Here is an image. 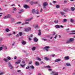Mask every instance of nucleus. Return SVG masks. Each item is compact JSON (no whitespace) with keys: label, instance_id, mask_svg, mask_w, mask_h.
<instances>
[{"label":"nucleus","instance_id":"5fc2aeb1","mask_svg":"<svg viewBox=\"0 0 75 75\" xmlns=\"http://www.w3.org/2000/svg\"><path fill=\"white\" fill-rule=\"evenodd\" d=\"M57 35H56L55 37H54V39H56L57 38Z\"/></svg>","mask_w":75,"mask_h":75},{"label":"nucleus","instance_id":"5701e85b","mask_svg":"<svg viewBox=\"0 0 75 75\" xmlns=\"http://www.w3.org/2000/svg\"><path fill=\"white\" fill-rule=\"evenodd\" d=\"M55 27L56 28H60V26H59V25H55Z\"/></svg>","mask_w":75,"mask_h":75},{"label":"nucleus","instance_id":"58836bf2","mask_svg":"<svg viewBox=\"0 0 75 75\" xmlns=\"http://www.w3.org/2000/svg\"><path fill=\"white\" fill-rule=\"evenodd\" d=\"M7 58L8 60H10L11 59V58L9 57H8Z\"/></svg>","mask_w":75,"mask_h":75},{"label":"nucleus","instance_id":"9b49d317","mask_svg":"<svg viewBox=\"0 0 75 75\" xmlns=\"http://www.w3.org/2000/svg\"><path fill=\"white\" fill-rule=\"evenodd\" d=\"M71 10L72 11H74L75 10V8L73 7H71Z\"/></svg>","mask_w":75,"mask_h":75},{"label":"nucleus","instance_id":"dca6fc26","mask_svg":"<svg viewBox=\"0 0 75 75\" xmlns=\"http://www.w3.org/2000/svg\"><path fill=\"white\" fill-rule=\"evenodd\" d=\"M24 7L25 8H30V7H29V6H28L27 5H25L24 6Z\"/></svg>","mask_w":75,"mask_h":75},{"label":"nucleus","instance_id":"412c9836","mask_svg":"<svg viewBox=\"0 0 75 75\" xmlns=\"http://www.w3.org/2000/svg\"><path fill=\"white\" fill-rule=\"evenodd\" d=\"M7 36H8V37H10L11 35H12V34L11 33H9L8 34L6 35Z\"/></svg>","mask_w":75,"mask_h":75},{"label":"nucleus","instance_id":"69168bd1","mask_svg":"<svg viewBox=\"0 0 75 75\" xmlns=\"http://www.w3.org/2000/svg\"><path fill=\"white\" fill-rule=\"evenodd\" d=\"M53 3H57V1H53Z\"/></svg>","mask_w":75,"mask_h":75},{"label":"nucleus","instance_id":"473e14b6","mask_svg":"<svg viewBox=\"0 0 75 75\" xmlns=\"http://www.w3.org/2000/svg\"><path fill=\"white\" fill-rule=\"evenodd\" d=\"M39 11H36L35 12V13L36 14H40V13L39 12Z\"/></svg>","mask_w":75,"mask_h":75},{"label":"nucleus","instance_id":"3c124183","mask_svg":"<svg viewBox=\"0 0 75 75\" xmlns=\"http://www.w3.org/2000/svg\"><path fill=\"white\" fill-rule=\"evenodd\" d=\"M11 7H13V6H15V4H12L11 5Z\"/></svg>","mask_w":75,"mask_h":75},{"label":"nucleus","instance_id":"ddd939ff","mask_svg":"<svg viewBox=\"0 0 75 75\" xmlns=\"http://www.w3.org/2000/svg\"><path fill=\"white\" fill-rule=\"evenodd\" d=\"M61 60V59H57L55 60V62H59V61H60Z\"/></svg>","mask_w":75,"mask_h":75},{"label":"nucleus","instance_id":"6ab92c4d","mask_svg":"<svg viewBox=\"0 0 75 75\" xmlns=\"http://www.w3.org/2000/svg\"><path fill=\"white\" fill-rule=\"evenodd\" d=\"M5 31L6 32H10V29L8 28H6L5 29Z\"/></svg>","mask_w":75,"mask_h":75},{"label":"nucleus","instance_id":"680f3d73","mask_svg":"<svg viewBox=\"0 0 75 75\" xmlns=\"http://www.w3.org/2000/svg\"><path fill=\"white\" fill-rule=\"evenodd\" d=\"M29 64H32V61H30L29 63Z\"/></svg>","mask_w":75,"mask_h":75},{"label":"nucleus","instance_id":"6e6d98bb","mask_svg":"<svg viewBox=\"0 0 75 75\" xmlns=\"http://www.w3.org/2000/svg\"><path fill=\"white\" fill-rule=\"evenodd\" d=\"M43 40H44V41H47V39H43Z\"/></svg>","mask_w":75,"mask_h":75},{"label":"nucleus","instance_id":"72a5a7b5","mask_svg":"<svg viewBox=\"0 0 75 75\" xmlns=\"http://www.w3.org/2000/svg\"><path fill=\"white\" fill-rule=\"evenodd\" d=\"M70 22L71 23H74V19H70Z\"/></svg>","mask_w":75,"mask_h":75},{"label":"nucleus","instance_id":"c85d7f7f","mask_svg":"<svg viewBox=\"0 0 75 75\" xmlns=\"http://www.w3.org/2000/svg\"><path fill=\"white\" fill-rule=\"evenodd\" d=\"M4 60L5 61V62H8V60L7 59H4Z\"/></svg>","mask_w":75,"mask_h":75},{"label":"nucleus","instance_id":"8fccbe9b","mask_svg":"<svg viewBox=\"0 0 75 75\" xmlns=\"http://www.w3.org/2000/svg\"><path fill=\"white\" fill-rule=\"evenodd\" d=\"M14 44H15V42H14L12 44V46H14Z\"/></svg>","mask_w":75,"mask_h":75},{"label":"nucleus","instance_id":"13d9d810","mask_svg":"<svg viewBox=\"0 0 75 75\" xmlns=\"http://www.w3.org/2000/svg\"><path fill=\"white\" fill-rule=\"evenodd\" d=\"M17 24H21V22H17Z\"/></svg>","mask_w":75,"mask_h":75},{"label":"nucleus","instance_id":"a18cd8bd","mask_svg":"<svg viewBox=\"0 0 75 75\" xmlns=\"http://www.w3.org/2000/svg\"><path fill=\"white\" fill-rule=\"evenodd\" d=\"M56 7L57 8H59V5H57L56 6Z\"/></svg>","mask_w":75,"mask_h":75},{"label":"nucleus","instance_id":"1a4fd4ad","mask_svg":"<svg viewBox=\"0 0 75 75\" xmlns=\"http://www.w3.org/2000/svg\"><path fill=\"white\" fill-rule=\"evenodd\" d=\"M23 11H24V10L23 9L20 10L18 12V13L19 14H21L23 12Z\"/></svg>","mask_w":75,"mask_h":75},{"label":"nucleus","instance_id":"bf43d9fd","mask_svg":"<svg viewBox=\"0 0 75 75\" xmlns=\"http://www.w3.org/2000/svg\"><path fill=\"white\" fill-rule=\"evenodd\" d=\"M17 59V56H15L14 57V59Z\"/></svg>","mask_w":75,"mask_h":75},{"label":"nucleus","instance_id":"b1692460","mask_svg":"<svg viewBox=\"0 0 75 75\" xmlns=\"http://www.w3.org/2000/svg\"><path fill=\"white\" fill-rule=\"evenodd\" d=\"M68 20L67 19H63V21H62V22H67V21Z\"/></svg>","mask_w":75,"mask_h":75},{"label":"nucleus","instance_id":"864d4df0","mask_svg":"<svg viewBox=\"0 0 75 75\" xmlns=\"http://www.w3.org/2000/svg\"><path fill=\"white\" fill-rule=\"evenodd\" d=\"M30 68V66H28L26 68V69H29Z\"/></svg>","mask_w":75,"mask_h":75},{"label":"nucleus","instance_id":"aec40b11","mask_svg":"<svg viewBox=\"0 0 75 75\" xmlns=\"http://www.w3.org/2000/svg\"><path fill=\"white\" fill-rule=\"evenodd\" d=\"M71 32L74 33H70L69 34H75V30L72 31Z\"/></svg>","mask_w":75,"mask_h":75},{"label":"nucleus","instance_id":"6e6552de","mask_svg":"<svg viewBox=\"0 0 75 75\" xmlns=\"http://www.w3.org/2000/svg\"><path fill=\"white\" fill-rule=\"evenodd\" d=\"M64 10L65 12H67L68 11H70V9L69 8H67L64 9Z\"/></svg>","mask_w":75,"mask_h":75},{"label":"nucleus","instance_id":"f704fd0d","mask_svg":"<svg viewBox=\"0 0 75 75\" xmlns=\"http://www.w3.org/2000/svg\"><path fill=\"white\" fill-rule=\"evenodd\" d=\"M54 23H58V20H55L54 21Z\"/></svg>","mask_w":75,"mask_h":75},{"label":"nucleus","instance_id":"e2e57ef3","mask_svg":"<svg viewBox=\"0 0 75 75\" xmlns=\"http://www.w3.org/2000/svg\"><path fill=\"white\" fill-rule=\"evenodd\" d=\"M40 64H44V62H43L42 61L40 62Z\"/></svg>","mask_w":75,"mask_h":75},{"label":"nucleus","instance_id":"a211bd4d","mask_svg":"<svg viewBox=\"0 0 75 75\" xmlns=\"http://www.w3.org/2000/svg\"><path fill=\"white\" fill-rule=\"evenodd\" d=\"M34 40L35 42H37V41H38V39H37V38L36 37H35L34 38Z\"/></svg>","mask_w":75,"mask_h":75},{"label":"nucleus","instance_id":"4468645a","mask_svg":"<svg viewBox=\"0 0 75 75\" xmlns=\"http://www.w3.org/2000/svg\"><path fill=\"white\" fill-rule=\"evenodd\" d=\"M21 43L23 45H25L26 44V42L24 40L22 41Z\"/></svg>","mask_w":75,"mask_h":75},{"label":"nucleus","instance_id":"774afa93","mask_svg":"<svg viewBox=\"0 0 75 75\" xmlns=\"http://www.w3.org/2000/svg\"><path fill=\"white\" fill-rule=\"evenodd\" d=\"M73 75H75V72H74L73 73Z\"/></svg>","mask_w":75,"mask_h":75},{"label":"nucleus","instance_id":"9d476101","mask_svg":"<svg viewBox=\"0 0 75 75\" xmlns=\"http://www.w3.org/2000/svg\"><path fill=\"white\" fill-rule=\"evenodd\" d=\"M32 14H34L35 13V9H33L32 10Z\"/></svg>","mask_w":75,"mask_h":75},{"label":"nucleus","instance_id":"2f4dec72","mask_svg":"<svg viewBox=\"0 0 75 75\" xmlns=\"http://www.w3.org/2000/svg\"><path fill=\"white\" fill-rule=\"evenodd\" d=\"M66 65L67 66H68L69 67H70L71 66V64L69 63H66Z\"/></svg>","mask_w":75,"mask_h":75},{"label":"nucleus","instance_id":"bb28decb","mask_svg":"<svg viewBox=\"0 0 75 75\" xmlns=\"http://www.w3.org/2000/svg\"><path fill=\"white\" fill-rule=\"evenodd\" d=\"M35 49H36L35 47H33L32 48V51H35Z\"/></svg>","mask_w":75,"mask_h":75},{"label":"nucleus","instance_id":"4c0bfd02","mask_svg":"<svg viewBox=\"0 0 75 75\" xmlns=\"http://www.w3.org/2000/svg\"><path fill=\"white\" fill-rule=\"evenodd\" d=\"M20 36H21L22 35H23V34L21 32H19V33Z\"/></svg>","mask_w":75,"mask_h":75},{"label":"nucleus","instance_id":"ea45409f","mask_svg":"<svg viewBox=\"0 0 75 75\" xmlns=\"http://www.w3.org/2000/svg\"><path fill=\"white\" fill-rule=\"evenodd\" d=\"M3 18L4 19H6V18H8L7 17V16H4Z\"/></svg>","mask_w":75,"mask_h":75},{"label":"nucleus","instance_id":"f8f14e48","mask_svg":"<svg viewBox=\"0 0 75 75\" xmlns=\"http://www.w3.org/2000/svg\"><path fill=\"white\" fill-rule=\"evenodd\" d=\"M33 26L36 29H37V28H38V24H36V25H33Z\"/></svg>","mask_w":75,"mask_h":75},{"label":"nucleus","instance_id":"c756f323","mask_svg":"<svg viewBox=\"0 0 75 75\" xmlns=\"http://www.w3.org/2000/svg\"><path fill=\"white\" fill-rule=\"evenodd\" d=\"M41 30H39V33L38 34V35H41Z\"/></svg>","mask_w":75,"mask_h":75},{"label":"nucleus","instance_id":"393cba45","mask_svg":"<svg viewBox=\"0 0 75 75\" xmlns=\"http://www.w3.org/2000/svg\"><path fill=\"white\" fill-rule=\"evenodd\" d=\"M7 16L8 17V18H11V15H10V14H8Z\"/></svg>","mask_w":75,"mask_h":75},{"label":"nucleus","instance_id":"0e129e2a","mask_svg":"<svg viewBox=\"0 0 75 75\" xmlns=\"http://www.w3.org/2000/svg\"><path fill=\"white\" fill-rule=\"evenodd\" d=\"M25 24H29V23L28 22H26L25 23Z\"/></svg>","mask_w":75,"mask_h":75},{"label":"nucleus","instance_id":"f03ea898","mask_svg":"<svg viewBox=\"0 0 75 75\" xmlns=\"http://www.w3.org/2000/svg\"><path fill=\"white\" fill-rule=\"evenodd\" d=\"M31 30V28L30 27H28L27 28H24V31L25 32H28V31Z\"/></svg>","mask_w":75,"mask_h":75},{"label":"nucleus","instance_id":"79ce46f5","mask_svg":"<svg viewBox=\"0 0 75 75\" xmlns=\"http://www.w3.org/2000/svg\"><path fill=\"white\" fill-rule=\"evenodd\" d=\"M55 32H53V33L52 34V35L53 36H54V35H55Z\"/></svg>","mask_w":75,"mask_h":75},{"label":"nucleus","instance_id":"a878e982","mask_svg":"<svg viewBox=\"0 0 75 75\" xmlns=\"http://www.w3.org/2000/svg\"><path fill=\"white\" fill-rule=\"evenodd\" d=\"M20 65L21 67H22V68H25V64H24V65H22L21 64Z\"/></svg>","mask_w":75,"mask_h":75},{"label":"nucleus","instance_id":"49530a36","mask_svg":"<svg viewBox=\"0 0 75 75\" xmlns=\"http://www.w3.org/2000/svg\"><path fill=\"white\" fill-rule=\"evenodd\" d=\"M18 37H19V35L17 34V35H16V37L18 38Z\"/></svg>","mask_w":75,"mask_h":75},{"label":"nucleus","instance_id":"7c9ffc66","mask_svg":"<svg viewBox=\"0 0 75 75\" xmlns=\"http://www.w3.org/2000/svg\"><path fill=\"white\" fill-rule=\"evenodd\" d=\"M45 59L47 61H49V60H50V59H48V58L47 57H45Z\"/></svg>","mask_w":75,"mask_h":75},{"label":"nucleus","instance_id":"338daca9","mask_svg":"<svg viewBox=\"0 0 75 75\" xmlns=\"http://www.w3.org/2000/svg\"><path fill=\"white\" fill-rule=\"evenodd\" d=\"M64 3H67V1H64Z\"/></svg>","mask_w":75,"mask_h":75},{"label":"nucleus","instance_id":"39448f33","mask_svg":"<svg viewBox=\"0 0 75 75\" xmlns=\"http://www.w3.org/2000/svg\"><path fill=\"white\" fill-rule=\"evenodd\" d=\"M49 48H50V46H45V49L47 51H48V49H49Z\"/></svg>","mask_w":75,"mask_h":75},{"label":"nucleus","instance_id":"4d7b16f0","mask_svg":"<svg viewBox=\"0 0 75 75\" xmlns=\"http://www.w3.org/2000/svg\"><path fill=\"white\" fill-rule=\"evenodd\" d=\"M51 56H52V57H55V55L54 54H52L51 55Z\"/></svg>","mask_w":75,"mask_h":75},{"label":"nucleus","instance_id":"de8ad7c7","mask_svg":"<svg viewBox=\"0 0 75 75\" xmlns=\"http://www.w3.org/2000/svg\"><path fill=\"white\" fill-rule=\"evenodd\" d=\"M4 50H7V47L6 46H5L4 47Z\"/></svg>","mask_w":75,"mask_h":75},{"label":"nucleus","instance_id":"e433bc0d","mask_svg":"<svg viewBox=\"0 0 75 75\" xmlns=\"http://www.w3.org/2000/svg\"><path fill=\"white\" fill-rule=\"evenodd\" d=\"M35 65H36L38 66L39 65V63H38V62H35Z\"/></svg>","mask_w":75,"mask_h":75},{"label":"nucleus","instance_id":"603ef678","mask_svg":"<svg viewBox=\"0 0 75 75\" xmlns=\"http://www.w3.org/2000/svg\"><path fill=\"white\" fill-rule=\"evenodd\" d=\"M22 63L23 64H24V65L25 64V62L24 61H22Z\"/></svg>","mask_w":75,"mask_h":75},{"label":"nucleus","instance_id":"0eeeda50","mask_svg":"<svg viewBox=\"0 0 75 75\" xmlns=\"http://www.w3.org/2000/svg\"><path fill=\"white\" fill-rule=\"evenodd\" d=\"M33 18L32 17L29 19H26L25 20V21H31V20H32Z\"/></svg>","mask_w":75,"mask_h":75},{"label":"nucleus","instance_id":"423d86ee","mask_svg":"<svg viewBox=\"0 0 75 75\" xmlns=\"http://www.w3.org/2000/svg\"><path fill=\"white\" fill-rule=\"evenodd\" d=\"M8 65L10 69H13V66L10 64V62H8Z\"/></svg>","mask_w":75,"mask_h":75},{"label":"nucleus","instance_id":"c9c22d12","mask_svg":"<svg viewBox=\"0 0 75 75\" xmlns=\"http://www.w3.org/2000/svg\"><path fill=\"white\" fill-rule=\"evenodd\" d=\"M60 14L61 15H64L65 14V13L63 12H60Z\"/></svg>","mask_w":75,"mask_h":75},{"label":"nucleus","instance_id":"37998d69","mask_svg":"<svg viewBox=\"0 0 75 75\" xmlns=\"http://www.w3.org/2000/svg\"><path fill=\"white\" fill-rule=\"evenodd\" d=\"M46 67L47 68H51V67L49 66H47Z\"/></svg>","mask_w":75,"mask_h":75},{"label":"nucleus","instance_id":"7ed1b4c3","mask_svg":"<svg viewBox=\"0 0 75 75\" xmlns=\"http://www.w3.org/2000/svg\"><path fill=\"white\" fill-rule=\"evenodd\" d=\"M48 5V3L45 2L43 4V8H46V6Z\"/></svg>","mask_w":75,"mask_h":75},{"label":"nucleus","instance_id":"20e7f679","mask_svg":"<svg viewBox=\"0 0 75 75\" xmlns=\"http://www.w3.org/2000/svg\"><path fill=\"white\" fill-rule=\"evenodd\" d=\"M51 74H52L53 75H58V73L56 71H52L51 73Z\"/></svg>","mask_w":75,"mask_h":75},{"label":"nucleus","instance_id":"f3484780","mask_svg":"<svg viewBox=\"0 0 75 75\" xmlns=\"http://www.w3.org/2000/svg\"><path fill=\"white\" fill-rule=\"evenodd\" d=\"M69 59V58L68 56L65 57H64V59L65 60H67Z\"/></svg>","mask_w":75,"mask_h":75},{"label":"nucleus","instance_id":"09e8293b","mask_svg":"<svg viewBox=\"0 0 75 75\" xmlns=\"http://www.w3.org/2000/svg\"><path fill=\"white\" fill-rule=\"evenodd\" d=\"M3 48L2 47H0V51H1V50H3Z\"/></svg>","mask_w":75,"mask_h":75},{"label":"nucleus","instance_id":"a19ab883","mask_svg":"<svg viewBox=\"0 0 75 75\" xmlns=\"http://www.w3.org/2000/svg\"><path fill=\"white\" fill-rule=\"evenodd\" d=\"M13 10L14 11H16V10H17V9H16V8H15L13 7Z\"/></svg>","mask_w":75,"mask_h":75},{"label":"nucleus","instance_id":"052dcab7","mask_svg":"<svg viewBox=\"0 0 75 75\" xmlns=\"http://www.w3.org/2000/svg\"><path fill=\"white\" fill-rule=\"evenodd\" d=\"M41 22H43V21H44V19H41Z\"/></svg>","mask_w":75,"mask_h":75},{"label":"nucleus","instance_id":"4be33fe9","mask_svg":"<svg viewBox=\"0 0 75 75\" xmlns=\"http://www.w3.org/2000/svg\"><path fill=\"white\" fill-rule=\"evenodd\" d=\"M30 68H31V69H32L33 70H34V67L33 66H30Z\"/></svg>","mask_w":75,"mask_h":75},{"label":"nucleus","instance_id":"2eb2a0df","mask_svg":"<svg viewBox=\"0 0 75 75\" xmlns=\"http://www.w3.org/2000/svg\"><path fill=\"white\" fill-rule=\"evenodd\" d=\"M20 62H21V60H18V62H15V63L16 64H20Z\"/></svg>","mask_w":75,"mask_h":75},{"label":"nucleus","instance_id":"cd10ccee","mask_svg":"<svg viewBox=\"0 0 75 75\" xmlns=\"http://www.w3.org/2000/svg\"><path fill=\"white\" fill-rule=\"evenodd\" d=\"M36 59L37 60H38V61H41V59L39 57H37L36 58Z\"/></svg>","mask_w":75,"mask_h":75},{"label":"nucleus","instance_id":"f257e3e1","mask_svg":"<svg viewBox=\"0 0 75 75\" xmlns=\"http://www.w3.org/2000/svg\"><path fill=\"white\" fill-rule=\"evenodd\" d=\"M74 41V39L73 38H70L69 40L66 42V43L69 44V43H70V42H72V41Z\"/></svg>","mask_w":75,"mask_h":75},{"label":"nucleus","instance_id":"c03bdc74","mask_svg":"<svg viewBox=\"0 0 75 75\" xmlns=\"http://www.w3.org/2000/svg\"><path fill=\"white\" fill-rule=\"evenodd\" d=\"M33 1H31L30 2V4H31V5H33Z\"/></svg>","mask_w":75,"mask_h":75}]
</instances>
